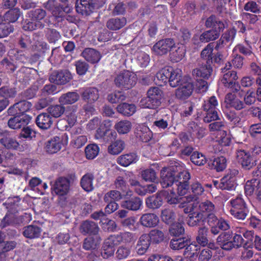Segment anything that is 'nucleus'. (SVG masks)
Listing matches in <instances>:
<instances>
[{
	"label": "nucleus",
	"mask_w": 261,
	"mask_h": 261,
	"mask_svg": "<svg viewBox=\"0 0 261 261\" xmlns=\"http://www.w3.org/2000/svg\"><path fill=\"white\" fill-rule=\"evenodd\" d=\"M191 178V175L187 170H183L177 173L175 177L174 184H189V180Z\"/></svg>",
	"instance_id": "57"
},
{
	"label": "nucleus",
	"mask_w": 261,
	"mask_h": 261,
	"mask_svg": "<svg viewBox=\"0 0 261 261\" xmlns=\"http://www.w3.org/2000/svg\"><path fill=\"white\" fill-rule=\"evenodd\" d=\"M95 7L94 0H76V11L82 15L88 16L92 14Z\"/></svg>",
	"instance_id": "14"
},
{
	"label": "nucleus",
	"mask_w": 261,
	"mask_h": 261,
	"mask_svg": "<svg viewBox=\"0 0 261 261\" xmlns=\"http://www.w3.org/2000/svg\"><path fill=\"white\" fill-rule=\"evenodd\" d=\"M142 204V199L138 196H133V192L129 190L123 195L121 206L122 208L129 211H137L141 208Z\"/></svg>",
	"instance_id": "8"
},
{
	"label": "nucleus",
	"mask_w": 261,
	"mask_h": 261,
	"mask_svg": "<svg viewBox=\"0 0 261 261\" xmlns=\"http://www.w3.org/2000/svg\"><path fill=\"white\" fill-rule=\"evenodd\" d=\"M238 78L236 71H228L223 74L221 81L225 87L230 89L233 92H237L241 88L239 84L236 82Z\"/></svg>",
	"instance_id": "12"
},
{
	"label": "nucleus",
	"mask_w": 261,
	"mask_h": 261,
	"mask_svg": "<svg viewBox=\"0 0 261 261\" xmlns=\"http://www.w3.org/2000/svg\"><path fill=\"white\" fill-rule=\"evenodd\" d=\"M171 49L170 58L171 61L174 63L181 61L186 53V47L183 44H178L177 46L174 45Z\"/></svg>",
	"instance_id": "31"
},
{
	"label": "nucleus",
	"mask_w": 261,
	"mask_h": 261,
	"mask_svg": "<svg viewBox=\"0 0 261 261\" xmlns=\"http://www.w3.org/2000/svg\"><path fill=\"white\" fill-rule=\"evenodd\" d=\"M244 190L246 195L248 196L255 193L258 201L261 202V182L259 180L254 178L248 180L245 185Z\"/></svg>",
	"instance_id": "15"
},
{
	"label": "nucleus",
	"mask_w": 261,
	"mask_h": 261,
	"mask_svg": "<svg viewBox=\"0 0 261 261\" xmlns=\"http://www.w3.org/2000/svg\"><path fill=\"white\" fill-rule=\"evenodd\" d=\"M146 236L150 242L154 244H158L164 241V234L163 232L157 229L151 230Z\"/></svg>",
	"instance_id": "47"
},
{
	"label": "nucleus",
	"mask_w": 261,
	"mask_h": 261,
	"mask_svg": "<svg viewBox=\"0 0 261 261\" xmlns=\"http://www.w3.org/2000/svg\"><path fill=\"white\" fill-rule=\"evenodd\" d=\"M20 15L21 12L19 8L10 9L4 14V20L8 21V23H13L18 19Z\"/></svg>",
	"instance_id": "52"
},
{
	"label": "nucleus",
	"mask_w": 261,
	"mask_h": 261,
	"mask_svg": "<svg viewBox=\"0 0 261 261\" xmlns=\"http://www.w3.org/2000/svg\"><path fill=\"white\" fill-rule=\"evenodd\" d=\"M166 196L167 193L161 191L147 197L145 201L146 206L149 208H159L163 205V200Z\"/></svg>",
	"instance_id": "19"
},
{
	"label": "nucleus",
	"mask_w": 261,
	"mask_h": 261,
	"mask_svg": "<svg viewBox=\"0 0 261 261\" xmlns=\"http://www.w3.org/2000/svg\"><path fill=\"white\" fill-rule=\"evenodd\" d=\"M125 144L122 140H116L111 142L108 147V152L112 155H118L125 148Z\"/></svg>",
	"instance_id": "42"
},
{
	"label": "nucleus",
	"mask_w": 261,
	"mask_h": 261,
	"mask_svg": "<svg viewBox=\"0 0 261 261\" xmlns=\"http://www.w3.org/2000/svg\"><path fill=\"white\" fill-rule=\"evenodd\" d=\"M142 226L147 228L156 227L159 223L158 216L154 213H145L143 214L139 219Z\"/></svg>",
	"instance_id": "24"
},
{
	"label": "nucleus",
	"mask_w": 261,
	"mask_h": 261,
	"mask_svg": "<svg viewBox=\"0 0 261 261\" xmlns=\"http://www.w3.org/2000/svg\"><path fill=\"white\" fill-rule=\"evenodd\" d=\"M208 230L205 226H202L199 228L196 240L197 242L200 245L204 247L208 244L207 234Z\"/></svg>",
	"instance_id": "51"
},
{
	"label": "nucleus",
	"mask_w": 261,
	"mask_h": 261,
	"mask_svg": "<svg viewBox=\"0 0 261 261\" xmlns=\"http://www.w3.org/2000/svg\"><path fill=\"white\" fill-rule=\"evenodd\" d=\"M162 220L167 224H172L174 223L176 215L174 212L170 208H165L161 212Z\"/></svg>",
	"instance_id": "59"
},
{
	"label": "nucleus",
	"mask_w": 261,
	"mask_h": 261,
	"mask_svg": "<svg viewBox=\"0 0 261 261\" xmlns=\"http://www.w3.org/2000/svg\"><path fill=\"white\" fill-rule=\"evenodd\" d=\"M241 16L242 20L247 27L248 30H252L257 26V23L259 20L257 15L248 12H243Z\"/></svg>",
	"instance_id": "40"
},
{
	"label": "nucleus",
	"mask_w": 261,
	"mask_h": 261,
	"mask_svg": "<svg viewBox=\"0 0 261 261\" xmlns=\"http://www.w3.org/2000/svg\"><path fill=\"white\" fill-rule=\"evenodd\" d=\"M42 230L41 228L38 226L29 225L23 228L22 233L27 238L36 239L40 238Z\"/></svg>",
	"instance_id": "39"
},
{
	"label": "nucleus",
	"mask_w": 261,
	"mask_h": 261,
	"mask_svg": "<svg viewBox=\"0 0 261 261\" xmlns=\"http://www.w3.org/2000/svg\"><path fill=\"white\" fill-rule=\"evenodd\" d=\"M139 159V156L135 152H130L119 156L117 159V163L123 167L136 163Z\"/></svg>",
	"instance_id": "33"
},
{
	"label": "nucleus",
	"mask_w": 261,
	"mask_h": 261,
	"mask_svg": "<svg viewBox=\"0 0 261 261\" xmlns=\"http://www.w3.org/2000/svg\"><path fill=\"white\" fill-rule=\"evenodd\" d=\"M35 122L39 128L47 130L50 128L53 123V120L52 117L47 113H42L36 117Z\"/></svg>",
	"instance_id": "27"
},
{
	"label": "nucleus",
	"mask_w": 261,
	"mask_h": 261,
	"mask_svg": "<svg viewBox=\"0 0 261 261\" xmlns=\"http://www.w3.org/2000/svg\"><path fill=\"white\" fill-rule=\"evenodd\" d=\"M170 70L171 72L169 75V83L171 87H176L184 81L182 79V71L178 68L174 69L172 67V70Z\"/></svg>",
	"instance_id": "41"
},
{
	"label": "nucleus",
	"mask_w": 261,
	"mask_h": 261,
	"mask_svg": "<svg viewBox=\"0 0 261 261\" xmlns=\"http://www.w3.org/2000/svg\"><path fill=\"white\" fill-rule=\"evenodd\" d=\"M47 113L55 118L61 117L65 111V107L61 104L50 105L47 109Z\"/></svg>",
	"instance_id": "50"
},
{
	"label": "nucleus",
	"mask_w": 261,
	"mask_h": 261,
	"mask_svg": "<svg viewBox=\"0 0 261 261\" xmlns=\"http://www.w3.org/2000/svg\"><path fill=\"white\" fill-rule=\"evenodd\" d=\"M198 209L199 212L204 215V216L216 212L214 204L210 200H205L200 202L199 204Z\"/></svg>",
	"instance_id": "49"
},
{
	"label": "nucleus",
	"mask_w": 261,
	"mask_h": 261,
	"mask_svg": "<svg viewBox=\"0 0 261 261\" xmlns=\"http://www.w3.org/2000/svg\"><path fill=\"white\" fill-rule=\"evenodd\" d=\"M236 153L237 161L244 169L250 170L256 165V160L251 156L250 151L240 149Z\"/></svg>",
	"instance_id": "10"
},
{
	"label": "nucleus",
	"mask_w": 261,
	"mask_h": 261,
	"mask_svg": "<svg viewBox=\"0 0 261 261\" xmlns=\"http://www.w3.org/2000/svg\"><path fill=\"white\" fill-rule=\"evenodd\" d=\"M25 19L23 23L22 29L24 31H32L37 29H42L45 27L42 21L46 16V12L41 8L32 10L27 13Z\"/></svg>",
	"instance_id": "2"
},
{
	"label": "nucleus",
	"mask_w": 261,
	"mask_h": 261,
	"mask_svg": "<svg viewBox=\"0 0 261 261\" xmlns=\"http://www.w3.org/2000/svg\"><path fill=\"white\" fill-rule=\"evenodd\" d=\"M81 96L83 100L88 103H93L99 98V91L95 87L87 88L82 93Z\"/></svg>",
	"instance_id": "30"
},
{
	"label": "nucleus",
	"mask_w": 261,
	"mask_h": 261,
	"mask_svg": "<svg viewBox=\"0 0 261 261\" xmlns=\"http://www.w3.org/2000/svg\"><path fill=\"white\" fill-rule=\"evenodd\" d=\"M232 237V231L221 232L216 239V243L223 250L230 251V243Z\"/></svg>",
	"instance_id": "22"
},
{
	"label": "nucleus",
	"mask_w": 261,
	"mask_h": 261,
	"mask_svg": "<svg viewBox=\"0 0 261 261\" xmlns=\"http://www.w3.org/2000/svg\"><path fill=\"white\" fill-rule=\"evenodd\" d=\"M68 142V137L66 133L60 136H55L46 142L45 146V150L50 154L56 153L63 147L66 146Z\"/></svg>",
	"instance_id": "7"
},
{
	"label": "nucleus",
	"mask_w": 261,
	"mask_h": 261,
	"mask_svg": "<svg viewBox=\"0 0 261 261\" xmlns=\"http://www.w3.org/2000/svg\"><path fill=\"white\" fill-rule=\"evenodd\" d=\"M229 203L230 215L236 219L244 220L249 214V210L243 196L240 195L231 198Z\"/></svg>",
	"instance_id": "3"
},
{
	"label": "nucleus",
	"mask_w": 261,
	"mask_h": 261,
	"mask_svg": "<svg viewBox=\"0 0 261 261\" xmlns=\"http://www.w3.org/2000/svg\"><path fill=\"white\" fill-rule=\"evenodd\" d=\"M32 117L29 115H19L11 117L8 122V125L11 128L19 129L27 126L31 121Z\"/></svg>",
	"instance_id": "17"
},
{
	"label": "nucleus",
	"mask_w": 261,
	"mask_h": 261,
	"mask_svg": "<svg viewBox=\"0 0 261 261\" xmlns=\"http://www.w3.org/2000/svg\"><path fill=\"white\" fill-rule=\"evenodd\" d=\"M218 106V101L215 96H212L204 101L202 105V109L204 113V122L210 123L213 121L220 120Z\"/></svg>",
	"instance_id": "5"
},
{
	"label": "nucleus",
	"mask_w": 261,
	"mask_h": 261,
	"mask_svg": "<svg viewBox=\"0 0 261 261\" xmlns=\"http://www.w3.org/2000/svg\"><path fill=\"white\" fill-rule=\"evenodd\" d=\"M190 238L187 237H179L178 238H173L170 240L169 246L171 249L179 250L185 249L189 243Z\"/></svg>",
	"instance_id": "37"
},
{
	"label": "nucleus",
	"mask_w": 261,
	"mask_h": 261,
	"mask_svg": "<svg viewBox=\"0 0 261 261\" xmlns=\"http://www.w3.org/2000/svg\"><path fill=\"white\" fill-rule=\"evenodd\" d=\"M220 34L217 32V31H215L211 29L203 32L199 37L197 36H194L193 38V43L195 45H199L200 42L206 43L211 41H213L219 38Z\"/></svg>",
	"instance_id": "20"
},
{
	"label": "nucleus",
	"mask_w": 261,
	"mask_h": 261,
	"mask_svg": "<svg viewBox=\"0 0 261 261\" xmlns=\"http://www.w3.org/2000/svg\"><path fill=\"white\" fill-rule=\"evenodd\" d=\"M118 113L125 116H130L136 111V107L134 104H129L126 102L120 103L117 107Z\"/></svg>",
	"instance_id": "44"
},
{
	"label": "nucleus",
	"mask_w": 261,
	"mask_h": 261,
	"mask_svg": "<svg viewBox=\"0 0 261 261\" xmlns=\"http://www.w3.org/2000/svg\"><path fill=\"white\" fill-rule=\"evenodd\" d=\"M100 226L103 231L106 232H114L116 231L117 225L112 220L107 218H103L100 221Z\"/></svg>",
	"instance_id": "56"
},
{
	"label": "nucleus",
	"mask_w": 261,
	"mask_h": 261,
	"mask_svg": "<svg viewBox=\"0 0 261 261\" xmlns=\"http://www.w3.org/2000/svg\"><path fill=\"white\" fill-rule=\"evenodd\" d=\"M80 99L79 94L76 92H68L62 94L59 98L60 104L64 105H72L77 102Z\"/></svg>",
	"instance_id": "38"
},
{
	"label": "nucleus",
	"mask_w": 261,
	"mask_h": 261,
	"mask_svg": "<svg viewBox=\"0 0 261 261\" xmlns=\"http://www.w3.org/2000/svg\"><path fill=\"white\" fill-rule=\"evenodd\" d=\"M163 92L156 87L150 88L147 91V96L141 99V105L144 108L155 109L161 104Z\"/></svg>",
	"instance_id": "4"
},
{
	"label": "nucleus",
	"mask_w": 261,
	"mask_h": 261,
	"mask_svg": "<svg viewBox=\"0 0 261 261\" xmlns=\"http://www.w3.org/2000/svg\"><path fill=\"white\" fill-rule=\"evenodd\" d=\"M226 22L220 20L215 15H211L205 21V26L207 28H212L215 31H217L220 34L226 27Z\"/></svg>",
	"instance_id": "21"
},
{
	"label": "nucleus",
	"mask_w": 261,
	"mask_h": 261,
	"mask_svg": "<svg viewBox=\"0 0 261 261\" xmlns=\"http://www.w3.org/2000/svg\"><path fill=\"white\" fill-rule=\"evenodd\" d=\"M71 79L72 75L67 70L55 71L50 75L49 80L51 83L57 85H64Z\"/></svg>",
	"instance_id": "16"
},
{
	"label": "nucleus",
	"mask_w": 261,
	"mask_h": 261,
	"mask_svg": "<svg viewBox=\"0 0 261 261\" xmlns=\"http://www.w3.org/2000/svg\"><path fill=\"white\" fill-rule=\"evenodd\" d=\"M80 230L84 235L97 236L99 228L95 222L90 220H85L81 224Z\"/></svg>",
	"instance_id": "25"
},
{
	"label": "nucleus",
	"mask_w": 261,
	"mask_h": 261,
	"mask_svg": "<svg viewBox=\"0 0 261 261\" xmlns=\"http://www.w3.org/2000/svg\"><path fill=\"white\" fill-rule=\"evenodd\" d=\"M17 68L13 59L10 58H4L0 62V69L7 72H13Z\"/></svg>",
	"instance_id": "53"
},
{
	"label": "nucleus",
	"mask_w": 261,
	"mask_h": 261,
	"mask_svg": "<svg viewBox=\"0 0 261 261\" xmlns=\"http://www.w3.org/2000/svg\"><path fill=\"white\" fill-rule=\"evenodd\" d=\"M71 178V176L58 178L52 188L55 193L59 196L67 195L70 190Z\"/></svg>",
	"instance_id": "11"
},
{
	"label": "nucleus",
	"mask_w": 261,
	"mask_h": 261,
	"mask_svg": "<svg viewBox=\"0 0 261 261\" xmlns=\"http://www.w3.org/2000/svg\"><path fill=\"white\" fill-rule=\"evenodd\" d=\"M245 243V240L241 234L238 232V229L234 233L232 232V237L230 243L231 250L232 249H239L243 247Z\"/></svg>",
	"instance_id": "54"
},
{
	"label": "nucleus",
	"mask_w": 261,
	"mask_h": 261,
	"mask_svg": "<svg viewBox=\"0 0 261 261\" xmlns=\"http://www.w3.org/2000/svg\"><path fill=\"white\" fill-rule=\"evenodd\" d=\"M17 218L11 213H7L2 219L0 227L4 228L9 226H14L16 224Z\"/></svg>",
	"instance_id": "64"
},
{
	"label": "nucleus",
	"mask_w": 261,
	"mask_h": 261,
	"mask_svg": "<svg viewBox=\"0 0 261 261\" xmlns=\"http://www.w3.org/2000/svg\"><path fill=\"white\" fill-rule=\"evenodd\" d=\"M137 82V75L129 70H124L114 78L115 85L119 88L128 90L135 86Z\"/></svg>",
	"instance_id": "6"
},
{
	"label": "nucleus",
	"mask_w": 261,
	"mask_h": 261,
	"mask_svg": "<svg viewBox=\"0 0 261 261\" xmlns=\"http://www.w3.org/2000/svg\"><path fill=\"white\" fill-rule=\"evenodd\" d=\"M94 176L91 173H87L84 174L80 180V186L82 188L88 193L93 191L94 188L93 186V180Z\"/></svg>",
	"instance_id": "36"
},
{
	"label": "nucleus",
	"mask_w": 261,
	"mask_h": 261,
	"mask_svg": "<svg viewBox=\"0 0 261 261\" xmlns=\"http://www.w3.org/2000/svg\"><path fill=\"white\" fill-rule=\"evenodd\" d=\"M1 143L9 149L16 150L19 147V143L16 139L10 137H4L0 140Z\"/></svg>",
	"instance_id": "63"
},
{
	"label": "nucleus",
	"mask_w": 261,
	"mask_h": 261,
	"mask_svg": "<svg viewBox=\"0 0 261 261\" xmlns=\"http://www.w3.org/2000/svg\"><path fill=\"white\" fill-rule=\"evenodd\" d=\"M150 244L146 233L142 234L139 237L136 246L137 253L139 255L145 254L148 250Z\"/></svg>",
	"instance_id": "32"
},
{
	"label": "nucleus",
	"mask_w": 261,
	"mask_h": 261,
	"mask_svg": "<svg viewBox=\"0 0 261 261\" xmlns=\"http://www.w3.org/2000/svg\"><path fill=\"white\" fill-rule=\"evenodd\" d=\"M179 86L175 92L176 96L178 99L185 100L191 95L194 89V85L192 82L184 80Z\"/></svg>",
	"instance_id": "18"
},
{
	"label": "nucleus",
	"mask_w": 261,
	"mask_h": 261,
	"mask_svg": "<svg viewBox=\"0 0 261 261\" xmlns=\"http://www.w3.org/2000/svg\"><path fill=\"white\" fill-rule=\"evenodd\" d=\"M213 50V43L208 44L201 51L200 54L201 58L206 61V64L193 71V75L197 81L196 85L202 91L206 90L207 83L206 80L209 78L213 71L212 64L213 63L212 53Z\"/></svg>",
	"instance_id": "1"
},
{
	"label": "nucleus",
	"mask_w": 261,
	"mask_h": 261,
	"mask_svg": "<svg viewBox=\"0 0 261 261\" xmlns=\"http://www.w3.org/2000/svg\"><path fill=\"white\" fill-rule=\"evenodd\" d=\"M190 160L193 164L198 166L204 165L207 160L205 156L198 151H194L190 156Z\"/></svg>",
	"instance_id": "58"
},
{
	"label": "nucleus",
	"mask_w": 261,
	"mask_h": 261,
	"mask_svg": "<svg viewBox=\"0 0 261 261\" xmlns=\"http://www.w3.org/2000/svg\"><path fill=\"white\" fill-rule=\"evenodd\" d=\"M175 45L174 41L171 38H166L158 41L152 47V50L157 55L167 54Z\"/></svg>",
	"instance_id": "13"
},
{
	"label": "nucleus",
	"mask_w": 261,
	"mask_h": 261,
	"mask_svg": "<svg viewBox=\"0 0 261 261\" xmlns=\"http://www.w3.org/2000/svg\"><path fill=\"white\" fill-rule=\"evenodd\" d=\"M184 222H175L169 228V233L171 236L179 237L182 236L185 232Z\"/></svg>",
	"instance_id": "48"
},
{
	"label": "nucleus",
	"mask_w": 261,
	"mask_h": 261,
	"mask_svg": "<svg viewBox=\"0 0 261 261\" xmlns=\"http://www.w3.org/2000/svg\"><path fill=\"white\" fill-rule=\"evenodd\" d=\"M150 60L149 56L144 51H139L136 54V63L142 68L146 67L148 65Z\"/></svg>",
	"instance_id": "60"
},
{
	"label": "nucleus",
	"mask_w": 261,
	"mask_h": 261,
	"mask_svg": "<svg viewBox=\"0 0 261 261\" xmlns=\"http://www.w3.org/2000/svg\"><path fill=\"white\" fill-rule=\"evenodd\" d=\"M200 249L199 245H197L195 242H192L190 239L189 243L185 249L184 255L186 257L193 258L197 256Z\"/></svg>",
	"instance_id": "45"
},
{
	"label": "nucleus",
	"mask_w": 261,
	"mask_h": 261,
	"mask_svg": "<svg viewBox=\"0 0 261 261\" xmlns=\"http://www.w3.org/2000/svg\"><path fill=\"white\" fill-rule=\"evenodd\" d=\"M170 70H172V67L166 66L156 73L155 81L157 85L163 86L169 83L171 72Z\"/></svg>",
	"instance_id": "29"
},
{
	"label": "nucleus",
	"mask_w": 261,
	"mask_h": 261,
	"mask_svg": "<svg viewBox=\"0 0 261 261\" xmlns=\"http://www.w3.org/2000/svg\"><path fill=\"white\" fill-rule=\"evenodd\" d=\"M217 225L215 228L213 229V233L214 235H217L221 232L229 231L230 228V222L223 217L219 218L217 221Z\"/></svg>",
	"instance_id": "46"
},
{
	"label": "nucleus",
	"mask_w": 261,
	"mask_h": 261,
	"mask_svg": "<svg viewBox=\"0 0 261 261\" xmlns=\"http://www.w3.org/2000/svg\"><path fill=\"white\" fill-rule=\"evenodd\" d=\"M88 237L85 239L83 248L86 250H92L96 249L99 245L101 241L100 238L98 236Z\"/></svg>",
	"instance_id": "43"
},
{
	"label": "nucleus",
	"mask_w": 261,
	"mask_h": 261,
	"mask_svg": "<svg viewBox=\"0 0 261 261\" xmlns=\"http://www.w3.org/2000/svg\"><path fill=\"white\" fill-rule=\"evenodd\" d=\"M224 102L227 107L233 108L237 111L245 108V103L243 101L238 98L236 94L231 92L228 93L225 95Z\"/></svg>",
	"instance_id": "23"
},
{
	"label": "nucleus",
	"mask_w": 261,
	"mask_h": 261,
	"mask_svg": "<svg viewBox=\"0 0 261 261\" xmlns=\"http://www.w3.org/2000/svg\"><path fill=\"white\" fill-rule=\"evenodd\" d=\"M236 185V180L225 175L220 180L219 187L222 190L230 191L234 189Z\"/></svg>",
	"instance_id": "61"
},
{
	"label": "nucleus",
	"mask_w": 261,
	"mask_h": 261,
	"mask_svg": "<svg viewBox=\"0 0 261 261\" xmlns=\"http://www.w3.org/2000/svg\"><path fill=\"white\" fill-rule=\"evenodd\" d=\"M211 169L217 172L223 171L227 167V160L223 156H217L211 160L208 163Z\"/></svg>",
	"instance_id": "34"
},
{
	"label": "nucleus",
	"mask_w": 261,
	"mask_h": 261,
	"mask_svg": "<svg viewBox=\"0 0 261 261\" xmlns=\"http://www.w3.org/2000/svg\"><path fill=\"white\" fill-rule=\"evenodd\" d=\"M126 22V19L124 17H114L107 21L106 25L110 30L117 31L123 28Z\"/></svg>",
	"instance_id": "35"
},
{
	"label": "nucleus",
	"mask_w": 261,
	"mask_h": 261,
	"mask_svg": "<svg viewBox=\"0 0 261 261\" xmlns=\"http://www.w3.org/2000/svg\"><path fill=\"white\" fill-rule=\"evenodd\" d=\"M53 16L55 17V21H58V23H55V27H59V23L62 22L64 19L65 17V10L64 8L60 5L57 3V6L51 11Z\"/></svg>",
	"instance_id": "55"
},
{
	"label": "nucleus",
	"mask_w": 261,
	"mask_h": 261,
	"mask_svg": "<svg viewBox=\"0 0 261 261\" xmlns=\"http://www.w3.org/2000/svg\"><path fill=\"white\" fill-rule=\"evenodd\" d=\"M132 123L128 120H121L117 123L115 128L120 134H125L128 133L132 128Z\"/></svg>",
	"instance_id": "62"
},
{
	"label": "nucleus",
	"mask_w": 261,
	"mask_h": 261,
	"mask_svg": "<svg viewBox=\"0 0 261 261\" xmlns=\"http://www.w3.org/2000/svg\"><path fill=\"white\" fill-rule=\"evenodd\" d=\"M206 221V217L201 213L196 211L189 214L187 223L189 226H202L204 225Z\"/></svg>",
	"instance_id": "26"
},
{
	"label": "nucleus",
	"mask_w": 261,
	"mask_h": 261,
	"mask_svg": "<svg viewBox=\"0 0 261 261\" xmlns=\"http://www.w3.org/2000/svg\"><path fill=\"white\" fill-rule=\"evenodd\" d=\"M82 54L87 62L92 64L98 63L102 58L99 51L92 48H85Z\"/></svg>",
	"instance_id": "28"
},
{
	"label": "nucleus",
	"mask_w": 261,
	"mask_h": 261,
	"mask_svg": "<svg viewBox=\"0 0 261 261\" xmlns=\"http://www.w3.org/2000/svg\"><path fill=\"white\" fill-rule=\"evenodd\" d=\"M177 169L176 166L165 167L162 169L160 183L163 188H167L174 185Z\"/></svg>",
	"instance_id": "9"
}]
</instances>
